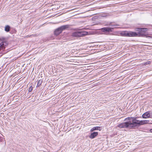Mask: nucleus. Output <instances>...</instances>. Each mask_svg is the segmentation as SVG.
Here are the masks:
<instances>
[{"label":"nucleus","mask_w":152,"mask_h":152,"mask_svg":"<svg viewBox=\"0 0 152 152\" xmlns=\"http://www.w3.org/2000/svg\"><path fill=\"white\" fill-rule=\"evenodd\" d=\"M98 133L97 132H94L91 134L89 136V137L91 139H93L94 138L96 137L98 135Z\"/></svg>","instance_id":"nucleus-11"},{"label":"nucleus","mask_w":152,"mask_h":152,"mask_svg":"<svg viewBox=\"0 0 152 152\" xmlns=\"http://www.w3.org/2000/svg\"><path fill=\"white\" fill-rule=\"evenodd\" d=\"M69 25H66L62 26L56 29L54 32V34L56 35H57L60 34L62 31L69 28Z\"/></svg>","instance_id":"nucleus-2"},{"label":"nucleus","mask_w":152,"mask_h":152,"mask_svg":"<svg viewBox=\"0 0 152 152\" xmlns=\"http://www.w3.org/2000/svg\"><path fill=\"white\" fill-rule=\"evenodd\" d=\"M118 127L120 128H130L129 124V121L124 122L121 124H119L118 126Z\"/></svg>","instance_id":"nucleus-5"},{"label":"nucleus","mask_w":152,"mask_h":152,"mask_svg":"<svg viewBox=\"0 0 152 152\" xmlns=\"http://www.w3.org/2000/svg\"><path fill=\"white\" fill-rule=\"evenodd\" d=\"M100 127L99 126H96L93 127L91 129L90 131L92 132L95 130H100Z\"/></svg>","instance_id":"nucleus-12"},{"label":"nucleus","mask_w":152,"mask_h":152,"mask_svg":"<svg viewBox=\"0 0 152 152\" xmlns=\"http://www.w3.org/2000/svg\"><path fill=\"white\" fill-rule=\"evenodd\" d=\"M8 45V43L7 42H2L0 43V51L1 50H4L6 46Z\"/></svg>","instance_id":"nucleus-7"},{"label":"nucleus","mask_w":152,"mask_h":152,"mask_svg":"<svg viewBox=\"0 0 152 152\" xmlns=\"http://www.w3.org/2000/svg\"><path fill=\"white\" fill-rule=\"evenodd\" d=\"M151 62L150 61L146 62H145L144 63L143 65L145 66L147 64H151Z\"/></svg>","instance_id":"nucleus-15"},{"label":"nucleus","mask_w":152,"mask_h":152,"mask_svg":"<svg viewBox=\"0 0 152 152\" xmlns=\"http://www.w3.org/2000/svg\"><path fill=\"white\" fill-rule=\"evenodd\" d=\"M121 34L123 36L125 37H137L138 35V34L136 32H122Z\"/></svg>","instance_id":"nucleus-4"},{"label":"nucleus","mask_w":152,"mask_h":152,"mask_svg":"<svg viewBox=\"0 0 152 152\" xmlns=\"http://www.w3.org/2000/svg\"><path fill=\"white\" fill-rule=\"evenodd\" d=\"M139 29L140 30L139 32L140 34L142 36H144L145 35V32L147 30V28H140Z\"/></svg>","instance_id":"nucleus-8"},{"label":"nucleus","mask_w":152,"mask_h":152,"mask_svg":"<svg viewBox=\"0 0 152 152\" xmlns=\"http://www.w3.org/2000/svg\"><path fill=\"white\" fill-rule=\"evenodd\" d=\"M33 90V87L31 86L28 89V91L29 92H31Z\"/></svg>","instance_id":"nucleus-17"},{"label":"nucleus","mask_w":152,"mask_h":152,"mask_svg":"<svg viewBox=\"0 0 152 152\" xmlns=\"http://www.w3.org/2000/svg\"><path fill=\"white\" fill-rule=\"evenodd\" d=\"M118 26L117 25L115 24H112V23H111L109 25V26H111V27H115V26Z\"/></svg>","instance_id":"nucleus-16"},{"label":"nucleus","mask_w":152,"mask_h":152,"mask_svg":"<svg viewBox=\"0 0 152 152\" xmlns=\"http://www.w3.org/2000/svg\"><path fill=\"white\" fill-rule=\"evenodd\" d=\"M10 29V26L8 25H6L4 28V30L7 32H9Z\"/></svg>","instance_id":"nucleus-13"},{"label":"nucleus","mask_w":152,"mask_h":152,"mask_svg":"<svg viewBox=\"0 0 152 152\" xmlns=\"http://www.w3.org/2000/svg\"><path fill=\"white\" fill-rule=\"evenodd\" d=\"M150 132H152V129H151L150 130Z\"/></svg>","instance_id":"nucleus-18"},{"label":"nucleus","mask_w":152,"mask_h":152,"mask_svg":"<svg viewBox=\"0 0 152 152\" xmlns=\"http://www.w3.org/2000/svg\"><path fill=\"white\" fill-rule=\"evenodd\" d=\"M88 32L86 31H77L72 34V36L75 37H83L88 34Z\"/></svg>","instance_id":"nucleus-3"},{"label":"nucleus","mask_w":152,"mask_h":152,"mask_svg":"<svg viewBox=\"0 0 152 152\" xmlns=\"http://www.w3.org/2000/svg\"><path fill=\"white\" fill-rule=\"evenodd\" d=\"M150 112H147L144 113L142 115V117L144 118H146L150 117L151 113Z\"/></svg>","instance_id":"nucleus-9"},{"label":"nucleus","mask_w":152,"mask_h":152,"mask_svg":"<svg viewBox=\"0 0 152 152\" xmlns=\"http://www.w3.org/2000/svg\"><path fill=\"white\" fill-rule=\"evenodd\" d=\"M150 121L149 120H143L140 121V122L139 123V125H142L145 124H151L149 123Z\"/></svg>","instance_id":"nucleus-10"},{"label":"nucleus","mask_w":152,"mask_h":152,"mask_svg":"<svg viewBox=\"0 0 152 152\" xmlns=\"http://www.w3.org/2000/svg\"><path fill=\"white\" fill-rule=\"evenodd\" d=\"M42 83V81L41 80H39L37 83V86L39 87L40 86Z\"/></svg>","instance_id":"nucleus-14"},{"label":"nucleus","mask_w":152,"mask_h":152,"mask_svg":"<svg viewBox=\"0 0 152 152\" xmlns=\"http://www.w3.org/2000/svg\"><path fill=\"white\" fill-rule=\"evenodd\" d=\"M128 120L130 128H132L136 126L137 124L139 125L140 121L132 117H128L126 118L125 121Z\"/></svg>","instance_id":"nucleus-1"},{"label":"nucleus","mask_w":152,"mask_h":152,"mask_svg":"<svg viewBox=\"0 0 152 152\" xmlns=\"http://www.w3.org/2000/svg\"><path fill=\"white\" fill-rule=\"evenodd\" d=\"M114 28L104 27L101 28L103 32H111L113 31Z\"/></svg>","instance_id":"nucleus-6"}]
</instances>
